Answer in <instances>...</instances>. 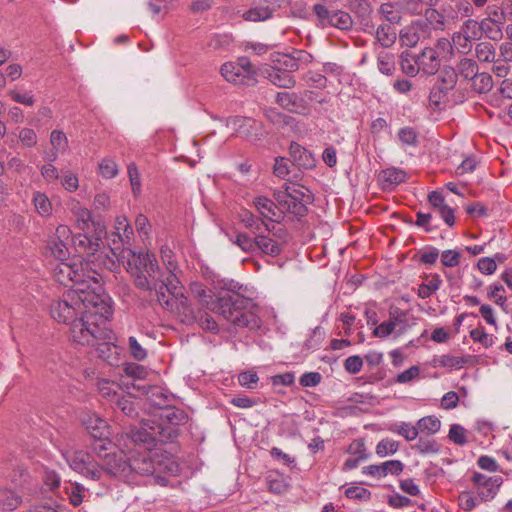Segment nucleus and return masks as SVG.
Listing matches in <instances>:
<instances>
[{"label":"nucleus","instance_id":"obj_1","mask_svg":"<svg viewBox=\"0 0 512 512\" xmlns=\"http://www.w3.org/2000/svg\"><path fill=\"white\" fill-rule=\"evenodd\" d=\"M51 316L59 323L69 324L73 342L94 345L104 335L99 321L105 323L111 315L110 307L95 289H69L62 298L50 305Z\"/></svg>","mask_w":512,"mask_h":512},{"label":"nucleus","instance_id":"obj_2","mask_svg":"<svg viewBox=\"0 0 512 512\" xmlns=\"http://www.w3.org/2000/svg\"><path fill=\"white\" fill-rule=\"evenodd\" d=\"M223 289L227 293L216 298V305L213 308L217 314L236 328L258 330L262 325L258 305L242 294L243 285L234 280H227L223 283Z\"/></svg>","mask_w":512,"mask_h":512},{"label":"nucleus","instance_id":"obj_3","mask_svg":"<svg viewBox=\"0 0 512 512\" xmlns=\"http://www.w3.org/2000/svg\"><path fill=\"white\" fill-rule=\"evenodd\" d=\"M99 276L95 271H86L82 263H70L59 261L53 268L54 279L64 286H71V289L85 288L88 290H101Z\"/></svg>","mask_w":512,"mask_h":512},{"label":"nucleus","instance_id":"obj_4","mask_svg":"<svg viewBox=\"0 0 512 512\" xmlns=\"http://www.w3.org/2000/svg\"><path fill=\"white\" fill-rule=\"evenodd\" d=\"M127 271L134 278V284L137 288L144 291H152L151 281L155 280L160 274V267L156 256L149 252H135L127 249Z\"/></svg>","mask_w":512,"mask_h":512},{"label":"nucleus","instance_id":"obj_5","mask_svg":"<svg viewBox=\"0 0 512 512\" xmlns=\"http://www.w3.org/2000/svg\"><path fill=\"white\" fill-rule=\"evenodd\" d=\"M95 454L99 459L101 476L106 473L114 477L127 479L129 458L122 451H116L112 444L108 447L99 444Z\"/></svg>","mask_w":512,"mask_h":512},{"label":"nucleus","instance_id":"obj_6","mask_svg":"<svg viewBox=\"0 0 512 512\" xmlns=\"http://www.w3.org/2000/svg\"><path fill=\"white\" fill-rule=\"evenodd\" d=\"M188 421L187 413L177 407H164L160 413V419L155 422L165 443H173L179 437L181 425Z\"/></svg>","mask_w":512,"mask_h":512},{"label":"nucleus","instance_id":"obj_7","mask_svg":"<svg viewBox=\"0 0 512 512\" xmlns=\"http://www.w3.org/2000/svg\"><path fill=\"white\" fill-rule=\"evenodd\" d=\"M65 458L76 472L91 480L101 479V467L98 457L83 450L67 452Z\"/></svg>","mask_w":512,"mask_h":512},{"label":"nucleus","instance_id":"obj_8","mask_svg":"<svg viewBox=\"0 0 512 512\" xmlns=\"http://www.w3.org/2000/svg\"><path fill=\"white\" fill-rule=\"evenodd\" d=\"M457 84V73L453 67L447 66L441 71L437 81L431 88L429 94L430 105L435 109H441L447 102L448 93Z\"/></svg>","mask_w":512,"mask_h":512},{"label":"nucleus","instance_id":"obj_9","mask_svg":"<svg viewBox=\"0 0 512 512\" xmlns=\"http://www.w3.org/2000/svg\"><path fill=\"white\" fill-rule=\"evenodd\" d=\"M155 422H143L140 427H133L127 433L128 438L145 450H152L158 445L166 444Z\"/></svg>","mask_w":512,"mask_h":512},{"label":"nucleus","instance_id":"obj_10","mask_svg":"<svg viewBox=\"0 0 512 512\" xmlns=\"http://www.w3.org/2000/svg\"><path fill=\"white\" fill-rule=\"evenodd\" d=\"M315 93L311 90L297 94L295 92H278L276 94V103L283 109L301 115H307L310 112L309 103L314 99Z\"/></svg>","mask_w":512,"mask_h":512},{"label":"nucleus","instance_id":"obj_11","mask_svg":"<svg viewBox=\"0 0 512 512\" xmlns=\"http://www.w3.org/2000/svg\"><path fill=\"white\" fill-rule=\"evenodd\" d=\"M95 233L91 236L86 233H78L72 237V243L78 253L93 255L103 244L102 238L106 235V227L100 221H92Z\"/></svg>","mask_w":512,"mask_h":512},{"label":"nucleus","instance_id":"obj_12","mask_svg":"<svg viewBox=\"0 0 512 512\" xmlns=\"http://www.w3.org/2000/svg\"><path fill=\"white\" fill-rule=\"evenodd\" d=\"M152 290H155L157 300L161 305L169 297H177L183 293V286L176 275L170 271L169 274L163 278V272L160 270V274L155 280L151 281Z\"/></svg>","mask_w":512,"mask_h":512},{"label":"nucleus","instance_id":"obj_13","mask_svg":"<svg viewBox=\"0 0 512 512\" xmlns=\"http://www.w3.org/2000/svg\"><path fill=\"white\" fill-rule=\"evenodd\" d=\"M161 306L170 312H175L180 317L181 322L191 325L198 320V314L191 307L189 299L184 295L169 297Z\"/></svg>","mask_w":512,"mask_h":512},{"label":"nucleus","instance_id":"obj_14","mask_svg":"<svg viewBox=\"0 0 512 512\" xmlns=\"http://www.w3.org/2000/svg\"><path fill=\"white\" fill-rule=\"evenodd\" d=\"M70 229L65 225L57 227L55 234L47 242L46 249L58 261L68 260L70 251L64 240L70 237Z\"/></svg>","mask_w":512,"mask_h":512},{"label":"nucleus","instance_id":"obj_15","mask_svg":"<svg viewBox=\"0 0 512 512\" xmlns=\"http://www.w3.org/2000/svg\"><path fill=\"white\" fill-rule=\"evenodd\" d=\"M239 137L245 138L253 143L260 141L262 134L258 133L260 125L256 120L249 117L235 116L228 121Z\"/></svg>","mask_w":512,"mask_h":512},{"label":"nucleus","instance_id":"obj_16","mask_svg":"<svg viewBox=\"0 0 512 512\" xmlns=\"http://www.w3.org/2000/svg\"><path fill=\"white\" fill-rule=\"evenodd\" d=\"M289 155L292 165L298 169L311 170L316 166V159L312 152L297 142H291Z\"/></svg>","mask_w":512,"mask_h":512},{"label":"nucleus","instance_id":"obj_17","mask_svg":"<svg viewBox=\"0 0 512 512\" xmlns=\"http://www.w3.org/2000/svg\"><path fill=\"white\" fill-rule=\"evenodd\" d=\"M274 199L284 213L292 214L297 220H301L308 214L306 202L294 201L285 192H274Z\"/></svg>","mask_w":512,"mask_h":512},{"label":"nucleus","instance_id":"obj_18","mask_svg":"<svg viewBox=\"0 0 512 512\" xmlns=\"http://www.w3.org/2000/svg\"><path fill=\"white\" fill-rule=\"evenodd\" d=\"M86 429L91 437L94 439L92 443V450L94 454L96 453V448L99 444H103V446H111V441L109 440V427L105 420L100 419L98 417L95 418V427H92V418L88 421H85Z\"/></svg>","mask_w":512,"mask_h":512},{"label":"nucleus","instance_id":"obj_19","mask_svg":"<svg viewBox=\"0 0 512 512\" xmlns=\"http://www.w3.org/2000/svg\"><path fill=\"white\" fill-rule=\"evenodd\" d=\"M220 72L226 81L236 85L254 86L258 82L257 78H254L250 72L244 76V73L239 70V67L234 62L224 63L220 68Z\"/></svg>","mask_w":512,"mask_h":512},{"label":"nucleus","instance_id":"obj_20","mask_svg":"<svg viewBox=\"0 0 512 512\" xmlns=\"http://www.w3.org/2000/svg\"><path fill=\"white\" fill-rule=\"evenodd\" d=\"M420 70L426 75H435L441 67V59L436 48L426 47L418 55Z\"/></svg>","mask_w":512,"mask_h":512},{"label":"nucleus","instance_id":"obj_21","mask_svg":"<svg viewBox=\"0 0 512 512\" xmlns=\"http://www.w3.org/2000/svg\"><path fill=\"white\" fill-rule=\"evenodd\" d=\"M404 464L400 460H389L379 465L365 466L362 473L373 477H386L388 474L398 476L402 473Z\"/></svg>","mask_w":512,"mask_h":512},{"label":"nucleus","instance_id":"obj_22","mask_svg":"<svg viewBox=\"0 0 512 512\" xmlns=\"http://www.w3.org/2000/svg\"><path fill=\"white\" fill-rule=\"evenodd\" d=\"M254 205L263 218L269 221L279 222L283 219L284 211L266 196H258L254 199Z\"/></svg>","mask_w":512,"mask_h":512},{"label":"nucleus","instance_id":"obj_23","mask_svg":"<svg viewBox=\"0 0 512 512\" xmlns=\"http://www.w3.org/2000/svg\"><path fill=\"white\" fill-rule=\"evenodd\" d=\"M155 472V465L153 460L148 455H141L139 457L129 458L127 479L133 474L141 476H150Z\"/></svg>","mask_w":512,"mask_h":512},{"label":"nucleus","instance_id":"obj_24","mask_svg":"<svg viewBox=\"0 0 512 512\" xmlns=\"http://www.w3.org/2000/svg\"><path fill=\"white\" fill-rule=\"evenodd\" d=\"M375 41L373 43L374 48L377 46L382 49H388L392 47L397 39L396 29L390 24H380L374 32Z\"/></svg>","mask_w":512,"mask_h":512},{"label":"nucleus","instance_id":"obj_25","mask_svg":"<svg viewBox=\"0 0 512 512\" xmlns=\"http://www.w3.org/2000/svg\"><path fill=\"white\" fill-rule=\"evenodd\" d=\"M256 253L254 255H268L277 257L283 250L282 244L269 235L257 234Z\"/></svg>","mask_w":512,"mask_h":512},{"label":"nucleus","instance_id":"obj_26","mask_svg":"<svg viewBox=\"0 0 512 512\" xmlns=\"http://www.w3.org/2000/svg\"><path fill=\"white\" fill-rule=\"evenodd\" d=\"M189 289L202 306L217 313L216 309H213L214 305H216V299H214V293L210 288L200 282H192Z\"/></svg>","mask_w":512,"mask_h":512},{"label":"nucleus","instance_id":"obj_27","mask_svg":"<svg viewBox=\"0 0 512 512\" xmlns=\"http://www.w3.org/2000/svg\"><path fill=\"white\" fill-rule=\"evenodd\" d=\"M480 26L481 21L478 22L474 19H467L461 26V32L453 36V42L455 44H459V41L463 40L465 42L464 46H467V42H470L471 40H479Z\"/></svg>","mask_w":512,"mask_h":512},{"label":"nucleus","instance_id":"obj_28","mask_svg":"<svg viewBox=\"0 0 512 512\" xmlns=\"http://www.w3.org/2000/svg\"><path fill=\"white\" fill-rule=\"evenodd\" d=\"M112 406L120 410L125 416L135 418L138 416V410L135 399L131 394L113 393Z\"/></svg>","mask_w":512,"mask_h":512},{"label":"nucleus","instance_id":"obj_29","mask_svg":"<svg viewBox=\"0 0 512 512\" xmlns=\"http://www.w3.org/2000/svg\"><path fill=\"white\" fill-rule=\"evenodd\" d=\"M266 73L267 78L277 87L290 89L296 84L295 78L287 71L271 67Z\"/></svg>","mask_w":512,"mask_h":512},{"label":"nucleus","instance_id":"obj_30","mask_svg":"<svg viewBox=\"0 0 512 512\" xmlns=\"http://www.w3.org/2000/svg\"><path fill=\"white\" fill-rule=\"evenodd\" d=\"M379 179L384 189H392L406 181V172L394 167L387 168L381 171Z\"/></svg>","mask_w":512,"mask_h":512},{"label":"nucleus","instance_id":"obj_31","mask_svg":"<svg viewBox=\"0 0 512 512\" xmlns=\"http://www.w3.org/2000/svg\"><path fill=\"white\" fill-rule=\"evenodd\" d=\"M230 241L239 247L243 252L254 255L256 253L257 234L250 236L245 232H235L234 234L228 235Z\"/></svg>","mask_w":512,"mask_h":512},{"label":"nucleus","instance_id":"obj_32","mask_svg":"<svg viewBox=\"0 0 512 512\" xmlns=\"http://www.w3.org/2000/svg\"><path fill=\"white\" fill-rule=\"evenodd\" d=\"M22 504V497L15 491L0 487V510L11 512Z\"/></svg>","mask_w":512,"mask_h":512},{"label":"nucleus","instance_id":"obj_33","mask_svg":"<svg viewBox=\"0 0 512 512\" xmlns=\"http://www.w3.org/2000/svg\"><path fill=\"white\" fill-rule=\"evenodd\" d=\"M312 12L316 16L318 26L321 27H335L336 10H330L325 4L315 3L312 7Z\"/></svg>","mask_w":512,"mask_h":512},{"label":"nucleus","instance_id":"obj_34","mask_svg":"<svg viewBox=\"0 0 512 512\" xmlns=\"http://www.w3.org/2000/svg\"><path fill=\"white\" fill-rule=\"evenodd\" d=\"M399 65L401 71L409 77H415L421 71L418 65V56L413 55L408 50L400 54Z\"/></svg>","mask_w":512,"mask_h":512},{"label":"nucleus","instance_id":"obj_35","mask_svg":"<svg viewBox=\"0 0 512 512\" xmlns=\"http://www.w3.org/2000/svg\"><path fill=\"white\" fill-rule=\"evenodd\" d=\"M478 64L475 60L470 58H462L454 68L457 77L460 76L463 80L472 81L478 72Z\"/></svg>","mask_w":512,"mask_h":512},{"label":"nucleus","instance_id":"obj_36","mask_svg":"<svg viewBox=\"0 0 512 512\" xmlns=\"http://www.w3.org/2000/svg\"><path fill=\"white\" fill-rule=\"evenodd\" d=\"M377 68L378 70L387 76L394 75L396 71L395 55L390 52L381 50L377 53Z\"/></svg>","mask_w":512,"mask_h":512},{"label":"nucleus","instance_id":"obj_37","mask_svg":"<svg viewBox=\"0 0 512 512\" xmlns=\"http://www.w3.org/2000/svg\"><path fill=\"white\" fill-rule=\"evenodd\" d=\"M437 0H401L402 9L410 15H421L427 7H433Z\"/></svg>","mask_w":512,"mask_h":512},{"label":"nucleus","instance_id":"obj_38","mask_svg":"<svg viewBox=\"0 0 512 512\" xmlns=\"http://www.w3.org/2000/svg\"><path fill=\"white\" fill-rule=\"evenodd\" d=\"M483 35L493 41L501 40L503 37L501 25L493 22L491 19H482L480 26V38Z\"/></svg>","mask_w":512,"mask_h":512},{"label":"nucleus","instance_id":"obj_39","mask_svg":"<svg viewBox=\"0 0 512 512\" xmlns=\"http://www.w3.org/2000/svg\"><path fill=\"white\" fill-rule=\"evenodd\" d=\"M416 425L419 434L422 433L429 436L437 433L440 430L441 421L436 416L430 415L419 419Z\"/></svg>","mask_w":512,"mask_h":512},{"label":"nucleus","instance_id":"obj_40","mask_svg":"<svg viewBox=\"0 0 512 512\" xmlns=\"http://www.w3.org/2000/svg\"><path fill=\"white\" fill-rule=\"evenodd\" d=\"M347 7L357 20L371 16L373 12V6L368 0H347Z\"/></svg>","mask_w":512,"mask_h":512},{"label":"nucleus","instance_id":"obj_41","mask_svg":"<svg viewBox=\"0 0 512 512\" xmlns=\"http://www.w3.org/2000/svg\"><path fill=\"white\" fill-rule=\"evenodd\" d=\"M472 89L480 94L488 93L493 88L492 76L487 72H477L476 76L471 81Z\"/></svg>","mask_w":512,"mask_h":512},{"label":"nucleus","instance_id":"obj_42","mask_svg":"<svg viewBox=\"0 0 512 512\" xmlns=\"http://www.w3.org/2000/svg\"><path fill=\"white\" fill-rule=\"evenodd\" d=\"M412 449L420 454H438L441 450L440 444L432 438L420 436Z\"/></svg>","mask_w":512,"mask_h":512},{"label":"nucleus","instance_id":"obj_43","mask_svg":"<svg viewBox=\"0 0 512 512\" xmlns=\"http://www.w3.org/2000/svg\"><path fill=\"white\" fill-rule=\"evenodd\" d=\"M50 142L55 151L48 157V160L50 162H54L57 159V152L66 150L68 146V139L64 132L60 130H53L50 135Z\"/></svg>","mask_w":512,"mask_h":512},{"label":"nucleus","instance_id":"obj_44","mask_svg":"<svg viewBox=\"0 0 512 512\" xmlns=\"http://www.w3.org/2000/svg\"><path fill=\"white\" fill-rule=\"evenodd\" d=\"M241 222L243 225L251 230L254 234L261 233V229L264 226L265 230L270 231V227L259 217L253 213L246 211L241 215Z\"/></svg>","mask_w":512,"mask_h":512},{"label":"nucleus","instance_id":"obj_45","mask_svg":"<svg viewBox=\"0 0 512 512\" xmlns=\"http://www.w3.org/2000/svg\"><path fill=\"white\" fill-rule=\"evenodd\" d=\"M476 57L480 62H493L498 63L496 59V50L494 46L489 42H480L475 48Z\"/></svg>","mask_w":512,"mask_h":512},{"label":"nucleus","instance_id":"obj_46","mask_svg":"<svg viewBox=\"0 0 512 512\" xmlns=\"http://www.w3.org/2000/svg\"><path fill=\"white\" fill-rule=\"evenodd\" d=\"M272 15L273 10L268 6L253 7L244 12L243 19L246 21L258 22L265 21L271 18Z\"/></svg>","mask_w":512,"mask_h":512},{"label":"nucleus","instance_id":"obj_47","mask_svg":"<svg viewBox=\"0 0 512 512\" xmlns=\"http://www.w3.org/2000/svg\"><path fill=\"white\" fill-rule=\"evenodd\" d=\"M503 480L500 476H495L494 482L491 484H487L486 486H481L477 489V495L480 498V501H489L492 500L498 493L500 486L502 485Z\"/></svg>","mask_w":512,"mask_h":512},{"label":"nucleus","instance_id":"obj_48","mask_svg":"<svg viewBox=\"0 0 512 512\" xmlns=\"http://www.w3.org/2000/svg\"><path fill=\"white\" fill-rule=\"evenodd\" d=\"M389 315H390V318H389L390 322L394 323V329L396 328V326H398V329L396 332L397 335L404 334L407 331V327H408V324H407L408 311H404L399 308H395L394 310L390 311Z\"/></svg>","mask_w":512,"mask_h":512},{"label":"nucleus","instance_id":"obj_49","mask_svg":"<svg viewBox=\"0 0 512 512\" xmlns=\"http://www.w3.org/2000/svg\"><path fill=\"white\" fill-rule=\"evenodd\" d=\"M442 280L439 274H433L428 283H422L418 289V296L422 299L429 298L441 286Z\"/></svg>","mask_w":512,"mask_h":512},{"label":"nucleus","instance_id":"obj_50","mask_svg":"<svg viewBox=\"0 0 512 512\" xmlns=\"http://www.w3.org/2000/svg\"><path fill=\"white\" fill-rule=\"evenodd\" d=\"M389 430L403 436L407 441H413L419 435L417 425L411 426L406 422H402L401 424H391L389 426Z\"/></svg>","mask_w":512,"mask_h":512},{"label":"nucleus","instance_id":"obj_51","mask_svg":"<svg viewBox=\"0 0 512 512\" xmlns=\"http://www.w3.org/2000/svg\"><path fill=\"white\" fill-rule=\"evenodd\" d=\"M467 363L464 357L453 356L449 354L441 355L434 358V366L449 367V368H462Z\"/></svg>","mask_w":512,"mask_h":512},{"label":"nucleus","instance_id":"obj_52","mask_svg":"<svg viewBox=\"0 0 512 512\" xmlns=\"http://www.w3.org/2000/svg\"><path fill=\"white\" fill-rule=\"evenodd\" d=\"M379 14L385 18L387 24H398L401 21L400 12L395 9V5L392 2L382 3L378 10Z\"/></svg>","mask_w":512,"mask_h":512},{"label":"nucleus","instance_id":"obj_53","mask_svg":"<svg viewBox=\"0 0 512 512\" xmlns=\"http://www.w3.org/2000/svg\"><path fill=\"white\" fill-rule=\"evenodd\" d=\"M426 21L434 30H443L445 26L444 15L433 7H427L424 10Z\"/></svg>","mask_w":512,"mask_h":512},{"label":"nucleus","instance_id":"obj_54","mask_svg":"<svg viewBox=\"0 0 512 512\" xmlns=\"http://www.w3.org/2000/svg\"><path fill=\"white\" fill-rule=\"evenodd\" d=\"M33 203L41 216L48 217L51 215L52 205L49 198L44 193L36 192L33 196Z\"/></svg>","mask_w":512,"mask_h":512},{"label":"nucleus","instance_id":"obj_55","mask_svg":"<svg viewBox=\"0 0 512 512\" xmlns=\"http://www.w3.org/2000/svg\"><path fill=\"white\" fill-rule=\"evenodd\" d=\"M398 139L403 145L416 147L419 143L418 133L413 127H403L398 131Z\"/></svg>","mask_w":512,"mask_h":512},{"label":"nucleus","instance_id":"obj_56","mask_svg":"<svg viewBox=\"0 0 512 512\" xmlns=\"http://www.w3.org/2000/svg\"><path fill=\"white\" fill-rule=\"evenodd\" d=\"M104 335L102 338L98 339L97 342L93 345H97V351L99 352V356L103 358L105 361H107L110 364H113L112 362V353H116L117 346L114 344H111L109 342H103L98 343L100 340H103L106 338V332L103 330Z\"/></svg>","mask_w":512,"mask_h":512},{"label":"nucleus","instance_id":"obj_57","mask_svg":"<svg viewBox=\"0 0 512 512\" xmlns=\"http://www.w3.org/2000/svg\"><path fill=\"white\" fill-rule=\"evenodd\" d=\"M399 449V443L395 440L385 438L376 446V454L380 457L395 454Z\"/></svg>","mask_w":512,"mask_h":512},{"label":"nucleus","instance_id":"obj_58","mask_svg":"<svg viewBox=\"0 0 512 512\" xmlns=\"http://www.w3.org/2000/svg\"><path fill=\"white\" fill-rule=\"evenodd\" d=\"M466 432V429L460 424H452L449 429L448 438L454 444L463 446L468 442Z\"/></svg>","mask_w":512,"mask_h":512},{"label":"nucleus","instance_id":"obj_59","mask_svg":"<svg viewBox=\"0 0 512 512\" xmlns=\"http://www.w3.org/2000/svg\"><path fill=\"white\" fill-rule=\"evenodd\" d=\"M128 348L132 358L137 361H144L147 358V350L138 342L137 338L130 336L128 338Z\"/></svg>","mask_w":512,"mask_h":512},{"label":"nucleus","instance_id":"obj_60","mask_svg":"<svg viewBox=\"0 0 512 512\" xmlns=\"http://www.w3.org/2000/svg\"><path fill=\"white\" fill-rule=\"evenodd\" d=\"M482 501L478 495H474L472 492L464 491L459 495V505L464 511H471L478 506Z\"/></svg>","mask_w":512,"mask_h":512},{"label":"nucleus","instance_id":"obj_61","mask_svg":"<svg viewBox=\"0 0 512 512\" xmlns=\"http://www.w3.org/2000/svg\"><path fill=\"white\" fill-rule=\"evenodd\" d=\"M11 483L17 489H25L30 481V474L24 468H18L13 471V474L10 476Z\"/></svg>","mask_w":512,"mask_h":512},{"label":"nucleus","instance_id":"obj_62","mask_svg":"<svg viewBox=\"0 0 512 512\" xmlns=\"http://www.w3.org/2000/svg\"><path fill=\"white\" fill-rule=\"evenodd\" d=\"M440 260L443 266L453 268L460 264L461 254L457 250H444L440 254Z\"/></svg>","mask_w":512,"mask_h":512},{"label":"nucleus","instance_id":"obj_63","mask_svg":"<svg viewBox=\"0 0 512 512\" xmlns=\"http://www.w3.org/2000/svg\"><path fill=\"white\" fill-rule=\"evenodd\" d=\"M335 27L342 31H349L353 27V19L351 15L343 10H336Z\"/></svg>","mask_w":512,"mask_h":512},{"label":"nucleus","instance_id":"obj_64","mask_svg":"<svg viewBox=\"0 0 512 512\" xmlns=\"http://www.w3.org/2000/svg\"><path fill=\"white\" fill-rule=\"evenodd\" d=\"M470 337L474 342L482 344L485 348L493 345V338L485 332L483 327H478L470 331Z\"/></svg>","mask_w":512,"mask_h":512}]
</instances>
